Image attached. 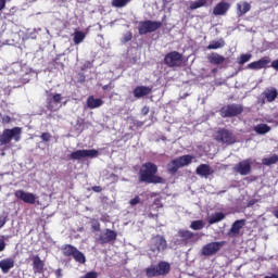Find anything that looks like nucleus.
I'll use <instances>...</instances> for the list:
<instances>
[{
	"label": "nucleus",
	"instance_id": "obj_17",
	"mask_svg": "<svg viewBox=\"0 0 278 278\" xmlns=\"http://www.w3.org/2000/svg\"><path fill=\"white\" fill-rule=\"evenodd\" d=\"M247 225V219H237L228 231L229 238H236L240 236V230Z\"/></svg>",
	"mask_w": 278,
	"mask_h": 278
},
{
	"label": "nucleus",
	"instance_id": "obj_34",
	"mask_svg": "<svg viewBox=\"0 0 278 278\" xmlns=\"http://www.w3.org/2000/svg\"><path fill=\"white\" fill-rule=\"evenodd\" d=\"M203 227H205V222L202 219L193 220L190 225V229H193V231H201Z\"/></svg>",
	"mask_w": 278,
	"mask_h": 278
},
{
	"label": "nucleus",
	"instance_id": "obj_10",
	"mask_svg": "<svg viewBox=\"0 0 278 278\" xmlns=\"http://www.w3.org/2000/svg\"><path fill=\"white\" fill-rule=\"evenodd\" d=\"M21 134H22V128L21 127H13L12 129H4L2 135L0 136V143L1 144H10L12 142V138L16 142L21 140Z\"/></svg>",
	"mask_w": 278,
	"mask_h": 278
},
{
	"label": "nucleus",
	"instance_id": "obj_47",
	"mask_svg": "<svg viewBox=\"0 0 278 278\" xmlns=\"http://www.w3.org/2000/svg\"><path fill=\"white\" fill-rule=\"evenodd\" d=\"M2 251H5V241L3 239H0V253Z\"/></svg>",
	"mask_w": 278,
	"mask_h": 278
},
{
	"label": "nucleus",
	"instance_id": "obj_22",
	"mask_svg": "<svg viewBox=\"0 0 278 278\" xmlns=\"http://www.w3.org/2000/svg\"><path fill=\"white\" fill-rule=\"evenodd\" d=\"M263 97L266 99L267 103H273L278 97L277 88L269 87L266 88L263 92Z\"/></svg>",
	"mask_w": 278,
	"mask_h": 278
},
{
	"label": "nucleus",
	"instance_id": "obj_43",
	"mask_svg": "<svg viewBox=\"0 0 278 278\" xmlns=\"http://www.w3.org/2000/svg\"><path fill=\"white\" fill-rule=\"evenodd\" d=\"M5 223H8V216L0 215V229L5 227Z\"/></svg>",
	"mask_w": 278,
	"mask_h": 278
},
{
	"label": "nucleus",
	"instance_id": "obj_31",
	"mask_svg": "<svg viewBox=\"0 0 278 278\" xmlns=\"http://www.w3.org/2000/svg\"><path fill=\"white\" fill-rule=\"evenodd\" d=\"M254 131L258 134V136H264V134L270 131V126H268V124H258L254 126Z\"/></svg>",
	"mask_w": 278,
	"mask_h": 278
},
{
	"label": "nucleus",
	"instance_id": "obj_27",
	"mask_svg": "<svg viewBox=\"0 0 278 278\" xmlns=\"http://www.w3.org/2000/svg\"><path fill=\"white\" fill-rule=\"evenodd\" d=\"M207 61L210 62V64H214V65L218 66L220 64H225V56H223L216 52H213L207 55Z\"/></svg>",
	"mask_w": 278,
	"mask_h": 278
},
{
	"label": "nucleus",
	"instance_id": "obj_30",
	"mask_svg": "<svg viewBox=\"0 0 278 278\" xmlns=\"http://www.w3.org/2000/svg\"><path fill=\"white\" fill-rule=\"evenodd\" d=\"M225 47V39L220 38L219 40H213L210 42V45L206 47L208 51L216 50V49H223Z\"/></svg>",
	"mask_w": 278,
	"mask_h": 278
},
{
	"label": "nucleus",
	"instance_id": "obj_37",
	"mask_svg": "<svg viewBox=\"0 0 278 278\" xmlns=\"http://www.w3.org/2000/svg\"><path fill=\"white\" fill-rule=\"evenodd\" d=\"M251 58H253V54H241L240 58L237 59V62L240 66H243V64H247V62L251 61Z\"/></svg>",
	"mask_w": 278,
	"mask_h": 278
},
{
	"label": "nucleus",
	"instance_id": "obj_33",
	"mask_svg": "<svg viewBox=\"0 0 278 278\" xmlns=\"http://www.w3.org/2000/svg\"><path fill=\"white\" fill-rule=\"evenodd\" d=\"M86 40V34L81 30L74 33V45H81V41Z\"/></svg>",
	"mask_w": 278,
	"mask_h": 278
},
{
	"label": "nucleus",
	"instance_id": "obj_14",
	"mask_svg": "<svg viewBox=\"0 0 278 278\" xmlns=\"http://www.w3.org/2000/svg\"><path fill=\"white\" fill-rule=\"evenodd\" d=\"M99 151L92 150H77L70 154V160H83V157H98Z\"/></svg>",
	"mask_w": 278,
	"mask_h": 278
},
{
	"label": "nucleus",
	"instance_id": "obj_6",
	"mask_svg": "<svg viewBox=\"0 0 278 278\" xmlns=\"http://www.w3.org/2000/svg\"><path fill=\"white\" fill-rule=\"evenodd\" d=\"M244 112V106L238 103L227 104L219 110L222 118H233Z\"/></svg>",
	"mask_w": 278,
	"mask_h": 278
},
{
	"label": "nucleus",
	"instance_id": "obj_32",
	"mask_svg": "<svg viewBox=\"0 0 278 278\" xmlns=\"http://www.w3.org/2000/svg\"><path fill=\"white\" fill-rule=\"evenodd\" d=\"M144 273H146V277L148 278L160 277L157 267L155 265H151L150 267L146 268Z\"/></svg>",
	"mask_w": 278,
	"mask_h": 278
},
{
	"label": "nucleus",
	"instance_id": "obj_26",
	"mask_svg": "<svg viewBox=\"0 0 278 278\" xmlns=\"http://www.w3.org/2000/svg\"><path fill=\"white\" fill-rule=\"evenodd\" d=\"M156 270L159 273V277H164V275H168V273H170V264L168 262L161 261L156 266Z\"/></svg>",
	"mask_w": 278,
	"mask_h": 278
},
{
	"label": "nucleus",
	"instance_id": "obj_1",
	"mask_svg": "<svg viewBox=\"0 0 278 278\" xmlns=\"http://www.w3.org/2000/svg\"><path fill=\"white\" fill-rule=\"evenodd\" d=\"M140 184H164V178L157 176V165L152 162H147L139 169Z\"/></svg>",
	"mask_w": 278,
	"mask_h": 278
},
{
	"label": "nucleus",
	"instance_id": "obj_54",
	"mask_svg": "<svg viewBox=\"0 0 278 278\" xmlns=\"http://www.w3.org/2000/svg\"><path fill=\"white\" fill-rule=\"evenodd\" d=\"M159 204H160V200L159 199L154 200V205H159Z\"/></svg>",
	"mask_w": 278,
	"mask_h": 278
},
{
	"label": "nucleus",
	"instance_id": "obj_5",
	"mask_svg": "<svg viewBox=\"0 0 278 278\" xmlns=\"http://www.w3.org/2000/svg\"><path fill=\"white\" fill-rule=\"evenodd\" d=\"M162 22L160 21H151L146 20L139 22L138 31L140 36H147V34H153V31H157V29L162 28Z\"/></svg>",
	"mask_w": 278,
	"mask_h": 278
},
{
	"label": "nucleus",
	"instance_id": "obj_50",
	"mask_svg": "<svg viewBox=\"0 0 278 278\" xmlns=\"http://www.w3.org/2000/svg\"><path fill=\"white\" fill-rule=\"evenodd\" d=\"M5 10V0H0V11Z\"/></svg>",
	"mask_w": 278,
	"mask_h": 278
},
{
	"label": "nucleus",
	"instance_id": "obj_12",
	"mask_svg": "<svg viewBox=\"0 0 278 278\" xmlns=\"http://www.w3.org/2000/svg\"><path fill=\"white\" fill-rule=\"evenodd\" d=\"M14 197L17 198L18 201H23V203H26L28 205H36V203H40L36 194H34L33 192H27L23 189L16 190L14 192Z\"/></svg>",
	"mask_w": 278,
	"mask_h": 278
},
{
	"label": "nucleus",
	"instance_id": "obj_29",
	"mask_svg": "<svg viewBox=\"0 0 278 278\" xmlns=\"http://www.w3.org/2000/svg\"><path fill=\"white\" fill-rule=\"evenodd\" d=\"M220 220H225V213H214L208 217V225H216V223H220Z\"/></svg>",
	"mask_w": 278,
	"mask_h": 278
},
{
	"label": "nucleus",
	"instance_id": "obj_3",
	"mask_svg": "<svg viewBox=\"0 0 278 278\" xmlns=\"http://www.w3.org/2000/svg\"><path fill=\"white\" fill-rule=\"evenodd\" d=\"M64 257H73L78 264H86V255L72 244H64L61 248Z\"/></svg>",
	"mask_w": 278,
	"mask_h": 278
},
{
	"label": "nucleus",
	"instance_id": "obj_24",
	"mask_svg": "<svg viewBox=\"0 0 278 278\" xmlns=\"http://www.w3.org/2000/svg\"><path fill=\"white\" fill-rule=\"evenodd\" d=\"M13 267L14 258H3L0 261V269L4 275H7V273H10V270H12Z\"/></svg>",
	"mask_w": 278,
	"mask_h": 278
},
{
	"label": "nucleus",
	"instance_id": "obj_40",
	"mask_svg": "<svg viewBox=\"0 0 278 278\" xmlns=\"http://www.w3.org/2000/svg\"><path fill=\"white\" fill-rule=\"evenodd\" d=\"M40 138L42 142H51V138H53V136H51L50 132H42Z\"/></svg>",
	"mask_w": 278,
	"mask_h": 278
},
{
	"label": "nucleus",
	"instance_id": "obj_13",
	"mask_svg": "<svg viewBox=\"0 0 278 278\" xmlns=\"http://www.w3.org/2000/svg\"><path fill=\"white\" fill-rule=\"evenodd\" d=\"M117 236L116 231L105 229L98 238H96V242L97 244H110V242H114V240H116Z\"/></svg>",
	"mask_w": 278,
	"mask_h": 278
},
{
	"label": "nucleus",
	"instance_id": "obj_51",
	"mask_svg": "<svg viewBox=\"0 0 278 278\" xmlns=\"http://www.w3.org/2000/svg\"><path fill=\"white\" fill-rule=\"evenodd\" d=\"M55 276H56L58 278H61V277H62V268H59V269L55 270Z\"/></svg>",
	"mask_w": 278,
	"mask_h": 278
},
{
	"label": "nucleus",
	"instance_id": "obj_55",
	"mask_svg": "<svg viewBox=\"0 0 278 278\" xmlns=\"http://www.w3.org/2000/svg\"><path fill=\"white\" fill-rule=\"evenodd\" d=\"M212 73H218V68H213Z\"/></svg>",
	"mask_w": 278,
	"mask_h": 278
},
{
	"label": "nucleus",
	"instance_id": "obj_4",
	"mask_svg": "<svg viewBox=\"0 0 278 278\" xmlns=\"http://www.w3.org/2000/svg\"><path fill=\"white\" fill-rule=\"evenodd\" d=\"M149 249L154 255H160V253H163V251H166L168 249V241H166V238L162 235H156L151 238Z\"/></svg>",
	"mask_w": 278,
	"mask_h": 278
},
{
	"label": "nucleus",
	"instance_id": "obj_44",
	"mask_svg": "<svg viewBox=\"0 0 278 278\" xmlns=\"http://www.w3.org/2000/svg\"><path fill=\"white\" fill-rule=\"evenodd\" d=\"M129 203L130 205H138V203H140V197L139 195L135 197L129 201Z\"/></svg>",
	"mask_w": 278,
	"mask_h": 278
},
{
	"label": "nucleus",
	"instance_id": "obj_48",
	"mask_svg": "<svg viewBox=\"0 0 278 278\" xmlns=\"http://www.w3.org/2000/svg\"><path fill=\"white\" fill-rule=\"evenodd\" d=\"M141 114H142L143 116H147V114H149V106H143V108L141 109Z\"/></svg>",
	"mask_w": 278,
	"mask_h": 278
},
{
	"label": "nucleus",
	"instance_id": "obj_36",
	"mask_svg": "<svg viewBox=\"0 0 278 278\" xmlns=\"http://www.w3.org/2000/svg\"><path fill=\"white\" fill-rule=\"evenodd\" d=\"M278 162V155L277 154H274L269 157H265L262 160V163L265 165V166H273V164H277Z\"/></svg>",
	"mask_w": 278,
	"mask_h": 278
},
{
	"label": "nucleus",
	"instance_id": "obj_20",
	"mask_svg": "<svg viewBox=\"0 0 278 278\" xmlns=\"http://www.w3.org/2000/svg\"><path fill=\"white\" fill-rule=\"evenodd\" d=\"M178 237L180 238V242H182V244H190V242H194V232L190 230H178Z\"/></svg>",
	"mask_w": 278,
	"mask_h": 278
},
{
	"label": "nucleus",
	"instance_id": "obj_23",
	"mask_svg": "<svg viewBox=\"0 0 278 278\" xmlns=\"http://www.w3.org/2000/svg\"><path fill=\"white\" fill-rule=\"evenodd\" d=\"M103 103L101 98H94V96H89L87 99V108H89V110H97V108H101Z\"/></svg>",
	"mask_w": 278,
	"mask_h": 278
},
{
	"label": "nucleus",
	"instance_id": "obj_19",
	"mask_svg": "<svg viewBox=\"0 0 278 278\" xmlns=\"http://www.w3.org/2000/svg\"><path fill=\"white\" fill-rule=\"evenodd\" d=\"M153 89L151 87L147 86H137L134 91V98L135 99H142V97H148V94L152 93Z\"/></svg>",
	"mask_w": 278,
	"mask_h": 278
},
{
	"label": "nucleus",
	"instance_id": "obj_7",
	"mask_svg": "<svg viewBox=\"0 0 278 278\" xmlns=\"http://www.w3.org/2000/svg\"><path fill=\"white\" fill-rule=\"evenodd\" d=\"M46 108L49 112H58L60 108H62V97L61 93H53L50 91H46Z\"/></svg>",
	"mask_w": 278,
	"mask_h": 278
},
{
	"label": "nucleus",
	"instance_id": "obj_52",
	"mask_svg": "<svg viewBox=\"0 0 278 278\" xmlns=\"http://www.w3.org/2000/svg\"><path fill=\"white\" fill-rule=\"evenodd\" d=\"M148 216L149 218H160L159 214H153V213H149Z\"/></svg>",
	"mask_w": 278,
	"mask_h": 278
},
{
	"label": "nucleus",
	"instance_id": "obj_42",
	"mask_svg": "<svg viewBox=\"0 0 278 278\" xmlns=\"http://www.w3.org/2000/svg\"><path fill=\"white\" fill-rule=\"evenodd\" d=\"M80 278H99V274L97 271H88Z\"/></svg>",
	"mask_w": 278,
	"mask_h": 278
},
{
	"label": "nucleus",
	"instance_id": "obj_15",
	"mask_svg": "<svg viewBox=\"0 0 278 278\" xmlns=\"http://www.w3.org/2000/svg\"><path fill=\"white\" fill-rule=\"evenodd\" d=\"M251 164H252L251 159L243 160L239 162L237 165H235L233 172L242 176L250 175Z\"/></svg>",
	"mask_w": 278,
	"mask_h": 278
},
{
	"label": "nucleus",
	"instance_id": "obj_21",
	"mask_svg": "<svg viewBox=\"0 0 278 278\" xmlns=\"http://www.w3.org/2000/svg\"><path fill=\"white\" fill-rule=\"evenodd\" d=\"M31 261L34 274L42 275L45 273V261H41L39 255L33 256Z\"/></svg>",
	"mask_w": 278,
	"mask_h": 278
},
{
	"label": "nucleus",
	"instance_id": "obj_25",
	"mask_svg": "<svg viewBox=\"0 0 278 278\" xmlns=\"http://www.w3.org/2000/svg\"><path fill=\"white\" fill-rule=\"evenodd\" d=\"M197 175H200V177H210L214 172L212 170V167L207 164H200L195 169Z\"/></svg>",
	"mask_w": 278,
	"mask_h": 278
},
{
	"label": "nucleus",
	"instance_id": "obj_2",
	"mask_svg": "<svg viewBox=\"0 0 278 278\" xmlns=\"http://www.w3.org/2000/svg\"><path fill=\"white\" fill-rule=\"evenodd\" d=\"M193 160L194 156L190 154H185L182 156L176 157L167 164V172L169 173V175H177V172L180 168H184V166H190Z\"/></svg>",
	"mask_w": 278,
	"mask_h": 278
},
{
	"label": "nucleus",
	"instance_id": "obj_8",
	"mask_svg": "<svg viewBox=\"0 0 278 278\" xmlns=\"http://www.w3.org/2000/svg\"><path fill=\"white\" fill-rule=\"evenodd\" d=\"M214 140L222 144H236V135L227 128H219L214 134Z\"/></svg>",
	"mask_w": 278,
	"mask_h": 278
},
{
	"label": "nucleus",
	"instance_id": "obj_38",
	"mask_svg": "<svg viewBox=\"0 0 278 278\" xmlns=\"http://www.w3.org/2000/svg\"><path fill=\"white\" fill-rule=\"evenodd\" d=\"M131 0H112L113 8H125Z\"/></svg>",
	"mask_w": 278,
	"mask_h": 278
},
{
	"label": "nucleus",
	"instance_id": "obj_41",
	"mask_svg": "<svg viewBox=\"0 0 278 278\" xmlns=\"http://www.w3.org/2000/svg\"><path fill=\"white\" fill-rule=\"evenodd\" d=\"M1 123L2 125H10V123H12V117H10V115H3L1 116Z\"/></svg>",
	"mask_w": 278,
	"mask_h": 278
},
{
	"label": "nucleus",
	"instance_id": "obj_11",
	"mask_svg": "<svg viewBox=\"0 0 278 278\" xmlns=\"http://www.w3.org/2000/svg\"><path fill=\"white\" fill-rule=\"evenodd\" d=\"M225 244H227V241H214L206 243L201 249V255L204 257H212V255H216Z\"/></svg>",
	"mask_w": 278,
	"mask_h": 278
},
{
	"label": "nucleus",
	"instance_id": "obj_9",
	"mask_svg": "<svg viewBox=\"0 0 278 278\" xmlns=\"http://www.w3.org/2000/svg\"><path fill=\"white\" fill-rule=\"evenodd\" d=\"M163 62L168 68H179L184 64V54L177 51L168 52L165 54Z\"/></svg>",
	"mask_w": 278,
	"mask_h": 278
},
{
	"label": "nucleus",
	"instance_id": "obj_46",
	"mask_svg": "<svg viewBox=\"0 0 278 278\" xmlns=\"http://www.w3.org/2000/svg\"><path fill=\"white\" fill-rule=\"evenodd\" d=\"M91 190L93 192H103V188L101 186H93L91 187Z\"/></svg>",
	"mask_w": 278,
	"mask_h": 278
},
{
	"label": "nucleus",
	"instance_id": "obj_16",
	"mask_svg": "<svg viewBox=\"0 0 278 278\" xmlns=\"http://www.w3.org/2000/svg\"><path fill=\"white\" fill-rule=\"evenodd\" d=\"M270 64V58L269 56H263L258 61H254L252 63H249L245 68L249 71H262V68H266Z\"/></svg>",
	"mask_w": 278,
	"mask_h": 278
},
{
	"label": "nucleus",
	"instance_id": "obj_49",
	"mask_svg": "<svg viewBox=\"0 0 278 278\" xmlns=\"http://www.w3.org/2000/svg\"><path fill=\"white\" fill-rule=\"evenodd\" d=\"M271 68L278 71V59L271 62Z\"/></svg>",
	"mask_w": 278,
	"mask_h": 278
},
{
	"label": "nucleus",
	"instance_id": "obj_28",
	"mask_svg": "<svg viewBox=\"0 0 278 278\" xmlns=\"http://www.w3.org/2000/svg\"><path fill=\"white\" fill-rule=\"evenodd\" d=\"M251 11V4L249 2L237 3V16L242 17L247 12Z\"/></svg>",
	"mask_w": 278,
	"mask_h": 278
},
{
	"label": "nucleus",
	"instance_id": "obj_53",
	"mask_svg": "<svg viewBox=\"0 0 278 278\" xmlns=\"http://www.w3.org/2000/svg\"><path fill=\"white\" fill-rule=\"evenodd\" d=\"M108 88H110V85H104V86L102 87V90H108Z\"/></svg>",
	"mask_w": 278,
	"mask_h": 278
},
{
	"label": "nucleus",
	"instance_id": "obj_18",
	"mask_svg": "<svg viewBox=\"0 0 278 278\" xmlns=\"http://www.w3.org/2000/svg\"><path fill=\"white\" fill-rule=\"evenodd\" d=\"M229 8H231L229 2H218L213 9V14L214 16H225L229 12Z\"/></svg>",
	"mask_w": 278,
	"mask_h": 278
},
{
	"label": "nucleus",
	"instance_id": "obj_45",
	"mask_svg": "<svg viewBox=\"0 0 278 278\" xmlns=\"http://www.w3.org/2000/svg\"><path fill=\"white\" fill-rule=\"evenodd\" d=\"M131 38H132L131 34H130V33H127V34L124 36V38H123V42H129V41H131Z\"/></svg>",
	"mask_w": 278,
	"mask_h": 278
},
{
	"label": "nucleus",
	"instance_id": "obj_39",
	"mask_svg": "<svg viewBox=\"0 0 278 278\" xmlns=\"http://www.w3.org/2000/svg\"><path fill=\"white\" fill-rule=\"evenodd\" d=\"M91 229L92 231H101V224L98 219H91Z\"/></svg>",
	"mask_w": 278,
	"mask_h": 278
},
{
	"label": "nucleus",
	"instance_id": "obj_35",
	"mask_svg": "<svg viewBox=\"0 0 278 278\" xmlns=\"http://www.w3.org/2000/svg\"><path fill=\"white\" fill-rule=\"evenodd\" d=\"M205 5H207V0H197L190 3L189 10H199V8H205Z\"/></svg>",
	"mask_w": 278,
	"mask_h": 278
}]
</instances>
